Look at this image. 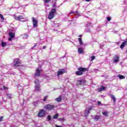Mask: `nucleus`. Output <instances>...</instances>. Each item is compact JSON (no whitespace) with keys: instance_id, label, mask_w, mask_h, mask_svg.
I'll list each match as a JSON object with an SVG mask.
<instances>
[{"instance_id":"f257e3e1","label":"nucleus","mask_w":127,"mask_h":127,"mask_svg":"<svg viewBox=\"0 0 127 127\" xmlns=\"http://www.w3.org/2000/svg\"><path fill=\"white\" fill-rule=\"evenodd\" d=\"M78 71H76L75 74L77 76H82L83 72H86L87 68L84 67H79Z\"/></svg>"},{"instance_id":"f03ea898","label":"nucleus","mask_w":127,"mask_h":127,"mask_svg":"<svg viewBox=\"0 0 127 127\" xmlns=\"http://www.w3.org/2000/svg\"><path fill=\"white\" fill-rule=\"evenodd\" d=\"M56 13V9H52L48 16V18L49 19H52V18H54V16Z\"/></svg>"},{"instance_id":"7ed1b4c3","label":"nucleus","mask_w":127,"mask_h":127,"mask_svg":"<svg viewBox=\"0 0 127 127\" xmlns=\"http://www.w3.org/2000/svg\"><path fill=\"white\" fill-rule=\"evenodd\" d=\"M34 83L35 84V89L36 91H40V84L39 83V80L36 79L34 81Z\"/></svg>"},{"instance_id":"20e7f679","label":"nucleus","mask_w":127,"mask_h":127,"mask_svg":"<svg viewBox=\"0 0 127 127\" xmlns=\"http://www.w3.org/2000/svg\"><path fill=\"white\" fill-rule=\"evenodd\" d=\"M45 115H46V111L44 109H41L39 111L38 117H39V118H43V117L45 116Z\"/></svg>"},{"instance_id":"39448f33","label":"nucleus","mask_w":127,"mask_h":127,"mask_svg":"<svg viewBox=\"0 0 127 127\" xmlns=\"http://www.w3.org/2000/svg\"><path fill=\"white\" fill-rule=\"evenodd\" d=\"M44 108L46 110H47V111H51L54 109L55 107L54 105L48 104L45 105Z\"/></svg>"},{"instance_id":"423d86ee","label":"nucleus","mask_w":127,"mask_h":127,"mask_svg":"<svg viewBox=\"0 0 127 127\" xmlns=\"http://www.w3.org/2000/svg\"><path fill=\"white\" fill-rule=\"evenodd\" d=\"M13 17L16 20H18V21H23V19H24V17H23L22 15L17 16L16 15H14Z\"/></svg>"},{"instance_id":"0eeeda50","label":"nucleus","mask_w":127,"mask_h":127,"mask_svg":"<svg viewBox=\"0 0 127 127\" xmlns=\"http://www.w3.org/2000/svg\"><path fill=\"white\" fill-rule=\"evenodd\" d=\"M13 65L14 67H18L19 65H20V62H19V59H16L14 62H13Z\"/></svg>"},{"instance_id":"6e6552de","label":"nucleus","mask_w":127,"mask_h":127,"mask_svg":"<svg viewBox=\"0 0 127 127\" xmlns=\"http://www.w3.org/2000/svg\"><path fill=\"white\" fill-rule=\"evenodd\" d=\"M41 71V67H39L36 71V73L35 74V77H39L40 75V72Z\"/></svg>"},{"instance_id":"1a4fd4ad","label":"nucleus","mask_w":127,"mask_h":127,"mask_svg":"<svg viewBox=\"0 0 127 127\" xmlns=\"http://www.w3.org/2000/svg\"><path fill=\"white\" fill-rule=\"evenodd\" d=\"M64 73H66V70H65V69L63 68L59 69L58 72V76H60V75H63Z\"/></svg>"},{"instance_id":"9d476101","label":"nucleus","mask_w":127,"mask_h":127,"mask_svg":"<svg viewBox=\"0 0 127 127\" xmlns=\"http://www.w3.org/2000/svg\"><path fill=\"white\" fill-rule=\"evenodd\" d=\"M32 22H33V24L34 25V27H37L38 25L37 23H38V22L37 21V20L35 19V18L34 17H32Z\"/></svg>"},{"instance_id":"9b49d317","label":"nucleus","mask_w":127,"mask_h":127,"mask_svg":"<svg viewBox=\"0 0 127 127\" xmlns=\"http://www.w3.org/2000/svg\"><path fill=\"white\" fill-rule=\"evenodd\" d=\"M92 110V107L87 108L85 110L84 112V117H87L89 114H90V111Z\"/></svg>"},{"instance_id":"f8f14e48","label":"nucleus","mask_w":127,"mask_h":127,"mask_svg":"<svg viewBox=\"0 0 127 127\" xmlns=\"http://www.w3.org/2000/svg\"><path fill=\"white\" fill-rule=\"evenodd\" d=\"M85 82L84 79L78 80L77 81V83L79 84V85H83V84H85Z\"/></svg>"},{"instance_id":"ddd939ff","label":"nucleus","mask_w":127,"mask_h":127,"mask_svg":"<svg viewBox=\"0 0 127 127\" xmlns=\"http://www.w3.org/2000/svg\"><path fill=\"white\" fill-rule=\"evenodd\" d=\"M127 41H124L122 43V44L120 46L121 49H123V48H124V47H125V46H126V45H127Z\"/></svg>"},{"instance_id":"4468645a","label":"nucleus","mask_w":127,"mask_h":127,"mask_svg":"<svg viewBox=\"0 0 127 127\" xmlns=\"http://www.w3.org/2000/svg\"><path fill=\"white\" fill-rule=\"evenodd\" d=\"M115 58V59H114V63H117V62H119V59L120 58V57L118 55H116Z\"/></svg>"},{"instance_id":"2eb2a0df","label":"nucleus","mask_w":127,"mask_h":127,"mask_svg":"<svg viewBox=\"0 0 127 127\" xmlns=\"http://www.w3.org/2000/svg\"><path fill=\"white\" fill-rule=\"evenodd\" d=\"M118 77H119V78L120 80H123V79H125L126 78V77H125V76L121 75V74H119L118 75Z\"/></svg>"},{"instance_id":"dca6fc26","label":"nucleus","mask_w":127,"mask_h":127,"mask_svg":"<svg viewBox=\"0 0 127 127\" xmlns=\"http://www.w3.org/2000/svg\"><path fill=\"white\" fill-rule=\"evenodd\" d=\"M106 90V87H101L98 89V92H102V91H105Z\"/></svg>"},{"instance_id":"f3484780","label":"nucleus","mask_w":127,"mask_h":127,"mask_svg":"<svg viewBox=\"0 0 127 127\" xmlns=\"http://www.w3.org/2000/svg\"><path fill=\"white\" fill-rule=\"evenodd\" d=\"M9 35L10 37H11V38H14V33L10 32L9 33Z\"/></svg>"},{"instance_id":"a211bd4d","label":"nucleus","mask_w":127,"mask_h":127,"mask_svg":"<svg viewBox=\"0 0 127 127\" xmlns=\"http://www.w3.org/2000/svg\"><path fill=\"white\" fill-rule=\"evenodd\" d=\"M110 97L112 98L114 102H116V97H115V96H114V95L113 94H110Z\"/></svg>"},{"instance_id":"6ab92c4d","label":"nucleus","mask_w":127,"mask_h":127,"mask_svg":"<svg viewBox=\"0 0 127 127\" xmlns=\"http://www.w3.org/2000/svg\"><path fill=\"white\" fill-rule=\"evenodd\" d=\"M62 100V98L61 97V96H60L56 99V101H57V102H61Z\"/></svg>"},{"instance_id":"aec40b11","label":"nucleus","mask_w":127,"mask_h":127,"mask_svg":"<svg viewBox=\"0 0 127 127\" xmlns=\"http://www.w3.org/2000/svg\"><path fill=\"white\" fill-rule=\"evenodd\" d=\"M7 45V44L6 42H1V46L2 47H5Z\"/></svg>"},{"instance_id":"412c9836","label":"nucleus","mask_w":127,"mask_h":127,"mask_svg":"<svg viewBox=\"0 0 127 127\" xmlns=\"http://www.w3.org/2000/svg\"><path fill=\"white\" fill-rule=\"evenodd\" d=\"M78 51L79 52V53H83L84 52V51H83V49L79 48L78 49Z\"/></svg>"},{"instance_id":"4be33fe9","label":"nucleus","mask_w":127,"mask_h":127,"mask_svg":"<svg viewBox=\"0 0 127 127\" xmlns=\"http://www.w3.org/2000/svg\"><path fill=\"white\" fill-rule=\"evenodd\" d=\"M59 116V114H58L55 115L53 117V119L54 120H56V119H58Z\"/></svg>"},{"instance_id":"5701e85b","label":"nucleus","mask_w":127,"mask_h":127,"mask_svg":"<svg viewBox=\"0 0 127 127\" xmlns=\"http://www.w3.org/2000/svg\"><path fill=\"white\" fill-rule=\"evenodd\" d=\"M78 41L79 42V44H80V45H83V42H82V39L81 38H78Z\"/></svg>"},{"instance_id":"b1692460","label":"nucleus","mask_w":127,"mask_h":127,"mask_svg":"<svg viewBox=\"0 0 127 127\" xmlns=\"http://www.w3.org/2000/svg\"><path fill=\"white\" fill-rule=\"evenodd\" d=\"M94 119L96 120V121H98L100 119V116H96L95 117H94Z\"/></svg>"},{"instance_id":"393cba45","label":"nucleus","mask_w":127,"mask_h":127,"mask_svg":"<svg viewBox=\"0 0 127 127\" xmlns=\"http://www.w3.org/2000/svg\"><path fill=\"white\" fill-rule=\"evenodd\" d=\"M102 114L103 116H105V117H108V112H102Z\"/></svg>"},{"instance_id":"a878e982","label":"nucleus","mask_w":127,"mask_h":127,"mask_svg":"<svg viewBox=\"0 0 127 127\" xmlns=\"http://www.w3.org/2000/svg\"><path fill=\"white\" fill-rule=\"evenodd\" d=\"M58 121H59L60 122H64L65 120L64 118H59Z\"/></svg>"},{"instance_id":"bb28decb","label":"nucleus","mask_w":127,"mask_h":127,"mask_svg":"<svg viewBox=\"0 0 127 127\" xmlns=\"http://www.w3.org/2000/svg\"><path fill=\"white\" fill-rule=\"evenodd\" d=\"M95 58H96V57H95L94 56H92L91 57V61H93V60H95Z\"/></svg>"},{"instance_id":"cd10ccee","label":"nucleus","mask_w":127,"mask_h":127,"mask_svg":"<svg viewBox=\"0 0 127 127\" xmlns=\"http://www.w3.org/2000/svg\"><path fill=\"white\" fill-rule=\"evenodd\" d=\"M0 17L1 19H2V20H4V18L3 17V16L2 15V14H0Z\"/></svg>"},{"instance_id":"c85d7f7f","label":"nucleus","mask_w":127,"mask_h":127,"mask_svg":"<svg viewBox=\"0 0 127 127\" xmlns=\"http://www.w3.org/2000/svg\"><path fill=\"white\" fill-rule=\"evenodd\" d=\"M47 119H48V121H51V116H50V115H49L48 116V118H47Z\"/></svg>"},{"instance_id":"c756f323","label":"nucleus","mask_w":127,"mask_h":127,"mask_svg":"<svg viewBox=\"0 0 127 127\" xmlns=\"http://www.w3.org/2000/svg\"><path fill=\"white\" fill-rule=\"evenodd\" d=\"M50 1H51V0H45V2L46 3H48L49 2H50Z\"/></svg>"},{"instance_id":"7c9ffc66","label":"nucleus","mask_w":127,"mask_h":127,"mask_svg":"<svg viewBox=\"0 0 127 127\" xmlns=\"http://www.w3.org/2000/svg\"><path fill=\"white\" fill-rule=\"evenodd\" d=\"M7 97H8V98H9V99H11V95L8 94H7Z\"/></svg>"},{"instance_id":"2f4dec72","label":"nucleus","mask_w":127,"mask_h":127,"mask_svg":"<svg viewBox=\"0 0 127 127\" xmlns=\"http://www.w3.org/2000/svg\"><path fill=\"white\" fill-rule=\"evenodd\" d=\"M48 98V96H45L44 99H43V101L45 102L46 100H47V98Z\"/></svg>"},{"instance_id":"473e14b6","label":"nucleus","mask_w":127,"mask_h":127,"mask_svg":"<svg viewBox=\"0 0 127 127\" xmlns=\"http://www.w3.org/2000/svg\"><path fill=\"white\" fill-rule=\"evenodd\" d=\"M36 46H37V44H35L33 47L32 48V49H34V48L36 47Z\"/></svg>"},{"instance_id":"72a5a7b5","label":"nucleus","mask_w":127,"mask_h":127,"mask_svg":"<svg viewBox=\"0 0 127 127\" xmlns=\"http://www.w3.org/2000/svg\"><path fill=\"white\" fill-rule=\"evenodd\" d=\"M107 20H108V21H111V17H107Z\"/></svg>"},{"instance_id":"f704fd0d","label":"nucleus","mask_w":127,"mask_h":127,"mask_svg":"<svg viewBox=\"0 0 127 127\" xmlns=\"http://www.w3.org/2000/svg\"><path fill=\"white\" fill-rule=\"evenodd\" d=\"M12 38H11V37H10L8 38L9 41H11V40H12Z\"/></svg>"},{"instance_id":"c9c22d12","label":"nucleus","mask_w":127,"mask_h":127,"mask_svg":"<svg viewBox=\"0 0 127 127\" xmlns=\"http://www.w3.org/2000/svg\"><path fill=\"white\" fill-rule=\"evenodd\" d=\"M2 119H3V117H1L0 118V122H1L2 121Z\"/></svg>"},{"instance_id":"e433bc0d","label":"nucleus","mask_w":127,"mask_h":127,"mask_svg":"<svg viewBox=\"0 0 127 127\" xmlns=\"http://www.w3.org/2000/svg\"><path fill=\"white\" fill-rule=\"evenodd\" d=\"M97 104H98V105H101V102L98 101Z\"/></svg>"},{"instance_id":"4c0bfd02","label":"nucleus","mask_w":127,"mask_h":127,"mask_svg":"<svg viewBox=\"0 0 127 127\" xmlns=\"http://www.w3.org/2000/svg\"><path fill=\"white\" fill-rule=\"evenodd\" d=\"M56 127H62V126H59L58 125H56Z\"/></svg>"},{"instance_id":"58836bf2","label":"nucleus","mask_w":127,"mask_h":127,"mask_svg":"<svg viewBox=\"0 0 127 127\" xmlns=\"http://www.w3.org/2000/svg\"><path fill=\"white\" fill-rule=\"evenodd\" d=\"M45 48H46V46H43V49H45Z\"/></svg>"},{"instance_id":"ea45409f","label":"nucleus","mask_w":127,"mask_h":127,"mask_svg":"<svg viewBox=\"0 0 127 127\" xmlns=\"http://www.w3.org/2000/svg\"><path fill=\"white\" fill-rule=\"evenodd\" d=\"M76 13L77 14H78V15H80V14H79V12H78V11H76Z\"/></svg>"},{"instance_id":"a19ab883","label":"nucleus","mask_w":127,"mask_h":127,"mask_svg":"<svg viewBox=\"0 0 127 127\" xmlns=\"http://www.w3.org/2000/svg\"><path fill=\"white\" fill-rule=\"evenodd\" d=\"M3 89H4V90H5L6 89V87L5 86H3Z\"/></svg>"},{"instance_id":"79ce46f5","label":"nucleus","mask_w":127,"mask_h":127,"mask_svg":"<svg viewBox=\"0 0 127 127\" xmlns=\"http://www.w3.org/2000/svg\"><path fill=\"white\" fill-rule=\"evenodd\" d=\"M91 0H86V1H90Z\"/></svg>"},{"instance_id":"37998d69","label":"nucleus","mask_w":127,"mask_h":127,"mask_svg":"<svg viewBox=\"0 0 127 127\" xmlns=\"http://www.w3.org/2000/svg\"><path fill=\"white\" fill-rule=\"evenodd\" d=\"M53 6H54V7H55V6H56V5L54 4V5H53Z\"/></svg>"},{"instance_id":"c03bdc74","label":"nucleus","mask_w":127,"mask_h":127,"mask_svg":"<svg viewBox=\"0 0 127 127\" xmlns=\"http://www.w3.org/2000/svg\"><path fill=\"white\" fill-rule=\"evenodd\" d=\"M72 13H73V12H71L69 13V14H72Z\"/></svg>"},{"instance_id":"a18cd8bd","label":"nucleus","mask_w":127,"mask_h":127,"mask_svg":"<svg viewBox=\"0 0 127 127\" xmlns=\"http://www.w3.org/2000/svg\"><path fill=\"white\" fill-rule=\"evenodd\" d=\"M115 33H117V31H115Z\"/></svg>"},{"instance_id":"49530a36","label":"nucleus","mask_w":127,"mask_h":127,"mask_svg":"<svg viewBox=\"0 0 127 127\" xmlns=\"http://www.w3.org/2000/svg\"><path fill=\"white\" fill-rule=\"evenodd\" d=\"M26 37H27V36L26 35H25Z\"/></svg>"},{"instance_id":"de8ad7c7","label":"nucleus","mask_w":127,"mask_h":127,"mask_svg":"<svg viewBox=\"0 0 127 127\" xmlns=\"http://www.w3.org/2000/svg\"><path fill=\"white\" fill-rule=\"evenodd\" d=\"M36 103H38V101H37V102H36Z\"/></svg>"},{"instance_id":"09e8293b","label":"nucleus","mask_w":127,"mask_h":127,"mask_svg":"<svg viewBox=\"0 0 127 127\" xmlns=\"http://www.w3.org/2000/svg\"><path fill=\"white\" fill-rule=\"evenodd\" d=\"M79 36H81V35H80Z\"/></svg>"}]
</instances>
